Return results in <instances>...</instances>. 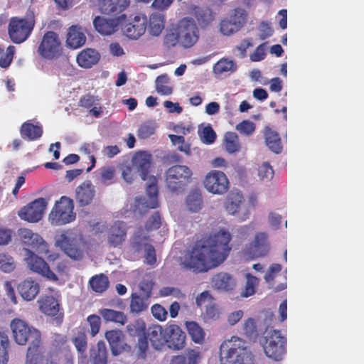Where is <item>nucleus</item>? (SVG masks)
<instances>
[{"label": "nucleus", "instance_id": "473e14b6", "mask_svg": "<svg viewBox=\"0 0 364 364\" xmlns=\"http://www.w3.org/2000/svg\"><path fill=\"white\" fill-rule=\"evenodd\" d=\"M90 360L92 364H107L108 352L105 341H98L90 349Z\"/></svg>", "mask_w": 364, "mask_h": 364}, {"label": "nucleus", "instance_id": "79ce46f5", "mask_svg": "<svg viewBox=\"0 0 364 364\" xmlns=\"http://www.w3.org/2000/svg\"><path fill=\"white\" fill-rule=\"evenodd\" d=\"M100 315L107 322H114L120 325H124L127 321V316L124 313L112 309H100Z\"/></svg>", "mask_w": 364, "mask_h": 364}, {"label": "nucleus", "instance_id": "20e7f679", "mask_svg": "<svg viewBox=\"0 0 364 364\" xmlns=\"http://www.w3.org/2000/svg\"><path fill=\"white\" fill-rule=\"evenodd\" d=\"M220 353L233 364H256L254 355L246 345L245 340L232 336L220 346Z\"/></svg>", "mask_w": 364, "mask_h": 364}, {"label": "nucleus", "instance_id": "f704fd0d", "mask_svg": "<svg viewBox=\"0 0 364 364\" xmlns=\"http://www.w3.org/2000/svg\"><path fill=\"white\" fill-rule=\"evenodd\" d=\"M105 338L111 346L114 355L119 354L124 349V336L120 330H111L105 333Z\"/></svg>", "mask_w": 364, "mask_h": 364}, {"label": "nucleus", "instance_id": "a19ab883", "mask_svg": "<svg viewBox=\"0 0 364 364\" xmlns=\"http://www.w3.org/2000/svg\"><path fill=\"white\" fill-rule=\"evenodd\" d=\"M200 352L195 349H188L186 354L173 356L170 364H198Z\"/></svg>", "mask_w": 364, "mask_h": 364}, {"label": "nucleus", "instance_id": "58836bf2", "mask_svg": "<svg viewBox=\"0 0 364 364\" xmlns=\"http://www.w3.org/2000/svg\"><path fill=\"white\" fill-rule=\"evenodd\" d=\"M243 200L244 197L240 191H232L228 194L225 208L229 214L234 215L238 213Z\"/></svg>", "mask_w": 364, "mask_h": 364}, {"label": "nucleus", "instance_id": "b1692460", "mask_svg": "<svg viewBox=\"0 0 364 364\" xmlns=\"http://www.w3.org/2000/svg\"><path fill=\"white\" fill-rule=\"evenodd\" d=\"M127 235V224L122 221H117L109 229L108 244L112 247L119 246L125 241Z\"/></svg>", "mask_w": 364, "mask_h": 364}, {"label": "nucleus", "instance_id": "5fc2aeb1", "mask_svg": "<svg viewBox=\"0 0 364 364\" xmlns=\"http://www.w3.org/2000/svg\"><path fill=\"white\" fill-rule=\"evenodd\" d=\"M16 268V263L11 255L0 253V269L5 273L14 272Z\"/></svg>", "mask_w": 364, "mask_h": 364}, {"label": "nucleus", "instance_id": "c85d7f7f", "mask_svg": "<svg viewBox=\"0 0 364 364\" xmlns=\"http://www.w3.org/2000/svg\"><path fill=\"white\" fill-rule=\"evenodd\" d=\"M150 242V237L146 235V229L139 227L135 230L130 240V248L134 253H140Z\"/></svg>", "mask_w": 364, "mask_h": 364}, {"label": "nucleus", "instance_id": "dca6fc26", "mask_svg": "<svg viewBox=\"0 0 364 364\" xmlns=\"http://www.w3.org/2000/svg\"><path fill=\"white\" fill-rule=\"evenodd\" d=\"M47 205L48 201L43 197H39L21 208L18 215L24 221L37 223L43 218Z\"/></svg>", "mask_w": 364, "mask_h": 364}, {"label": "nucleus", "instance_id": "423d86ee", "mask_svg": "<svg viewBox=\"0 0 364 364\" xmlns=\"http://www.w3.org/2000/svg\"><path fill=\"white\" fill-rule=\"evenodd\" d=\"M129 4V0L122 1L119 5V11L113 14L97 16L92 20V24L97 32L102 35H112L116 33L121 24L126 19L127 16L123 14L124 10Z\"/></svg>", "mask_w": 364, "mask_h": 364}, {"label": "nucleus", "instance_id": "69168bd1", "mask_svg": "<svg viewBox=\"0 0 364 364\" xmlns=\"http://www.w3.org/2000/svg\"><path fill=\"white\" fill-rule=\"evenodd\" d=\"M161 218L160 214L156 212L154 213L151 218L146 221L145 224V229L146 231H150V230L158 229L161 227Z\"/></svg>", "mask_w": 364, "mask_h": 364}, {"label": "nucleus", "instance_id": "4d7b16f0", "mask_svg": "<svg viewBox=\"0 0 364 364\" xmlns=\"http://www.w3.org/2000/svg\"><path fill=\"white\" fill-rule=\"evenodd\" d=\"M9 340L5 333L0 332V364H5L9 360L8 348Z\"/></svg>", "mask_w": 364, "mask_h": 364}, {"label": "nucleus", "instance_id": "e433bc0d", "mask_svg": "<svg viewBox=\"0 0 364 364\" xmlns=\"http://www.w3.org/2000/svg\"><path fill=\"white\" fill-rule=\"evenodd\" d=\"M43 348L41 338L38 343L29 344L26 358V364H43Z\"/></svg>", "mask_w": 364, "mask_h": 364}, {"label": "nucleus", "instance_id": "0eeeda50", "mask_svg": "<svg viewBox=\"0 0 364 364\" xmlns=\"http://www.w3.org/2000/svg\"><path fill=\"white\" fill-rule=\"evenodd\" d=\"M76 218L75 202L70 197L63 196L55 202L50 214L49 221L55 226H62L74 222Z\"/></svg>", "mask_w": 364, "mask_h": 364}, {"label": "nucleus", "instance_id": "1a4fd4ad", "mask_svg": "<svg viewBox=\"0 0 364 364\" xmlns=\"http://www.w3.org/2000/svg\"><path fill=\"white\" fill-rule=\"evenodd\" d=\"M18 233L24 245L35 250L37 253L46 255L48 261H55L58 259L59 253L51 252L48 242L38 233L25 228L18 229Z\"/></svg>", "mask_w": 364, "mask_h": 364}, {"label": "nucleus", "instance_id": "a18cd8bd", "mask_svg": "<svg viewBox=\"0 0 364 364\" xmlns=\"http://www.w3.org/2000/svg\"><path fill=\"white\" fill-rule=\"evenodd\" d=\"M185 326L188 331V333L195 343H203L205 333L203 331V328L199 326L198 323L196 321H186L185 323Z\"/></svg>", "mask_w": 364, "mask_h": 364}, {"label": "nucleus", "instance_id": "393cba45", "mask_svg": "<svg viewBox=\"0 0 364 364\" xmlns=\"http://www.w3.org/2000/svg\"><path fill=\"white\" fill-rule=\"evenodd\" d=\"M38 303L39 304L41 312L46 314L48 316H57V315H59L60 319H62L63 314L60 312L59 301L54 296H43L38 300Z\"/></svg>", "mask_w": 364, "mask_h": 364}, {"label": "nucleus", "instance_id": "338daca9", "mask_svg": "<svg viewBox=\"0 0 364 364\" xmlns=\"http://www.w3.org/2000/svg\"><path fill=\"white\" fill-rule=\"evenodd\" d=\"M73 361L71 360L60 357L51 352H49L46 360V364H73Z\"/></svg>", "mask_w": 364, "mask_h": 364}, {"label": "nucleus", "instance_id": "37998d69", "mask_svg": "<svg viewBox=\"0 0 364 364\" xmlns=\"http://www.w3.org/2000/svg\"><path fill=\"white\" fill-rule=\"evenodd\" d=\"M264 138L267 146L274 152L279 153L282 151L281 139L279 133L272 131L271 128H266L264 132Z\"/></svg>", "mask_w": 364, "mask_h": 364}, {"label": "nucleus", "instance_id": "ea45409f", "mask_svg": "<svg viewBox=\"0 0 364 364\" xmlns=\"http://www.w3.org/2000/svg\"><path fill=\"white\" fill-rule=\"evenodd\" d=\"M126 0H90L94 6H98L102 14H113L120 11V4Z\"/></svg>", "mask_w": 364, "mask_h": 364}, {"label": "nucleus", "instance_id": "39448f33", "mask_svg": "<svg viewBox=\"0 0 364 364\" xmlns=\"http://www.w3.org/2000/svg\"><path fill=\"white\" fill-rule=\"evenodd\" d=\"M36 25V16L28 10L24 16H13L8 25L9 37L14 43H21L28 40Z\"/></svg>", "mask_w": 364, "mask_h": 364}, {"label": "nucleus", "instance_id": "a878e982", "mask_svg": "<svg viewBox=\"0 0 364 364\" xmlns=\"http://www.w3.org/2000/svg\"><path fill=\"white\" fill-rule=\"evenodd\" d=\"M50 351V353L58 354L60 357L73 360V353L70 346L68 344L66 336L54 334Z\"/></svg>", "mask_w": 364, "mask_h": 364}, {"label": "nucleus", "instance_id": "f257e3e1", "mask_svg": "<svg viewBox=\"0 0 364 364\" xmlns=\"http://www.w3.org/2000/svg\"><path fill=\"white\" fill-rule=\"evenodd\" d=\"M231 240L230 232L223 229L202 236L185 255L184 267L196 273L207 272L218 267L229 256Z\"/></svg>", "mask_w": 364, "mask_h": 364}, {"label": "nucleus", "instance_id": "9d476101", "mask_svg": "<svg viewBox=\"0 0 364 364\" xmlns=\"http://www.w3.org/2000/svg\"><path fill=\"white\" fill-rule=\"evenodd\" d=\"M15 342L18 345H26L30 341V344H35L41 338L40 331L33 326H28L26 322L21 318H14L10 325Z\"/></svg>", "mask_w": 364, "mask_h": 364}, {"label": "nucleus", "instance_id": "f3484780", "mask_svg": "<svg viewBox=\"0 0 364 364\" xmlns=\"http://www.w3.org/2000/svg\"><path fill=\"white\" fill-rule=\"evenodd\" d=\"M55 245L73 259L80 260L83 258V250L79 247L77 240L70 237L66 232H62L56 236Z\"/></svg>", "mask_w": 364, "mask_h": 364}, {"label": "nucleus", "instance_id": "8fccbe9b", "mask_svg": "<svg viewBox=\"0 0 364 364\" xmlns=\"http://www.w3.org/2000/svg\"><path fill=\"white\" fill-rule=\"evenodd\" d=\"M224 144L229 153H234L240 149L238 136L235 132H227L225 135Z\"/></svg>", "mask_w": 364, "mask_h": 364}, {"label": "nucleus", "instance_id": "c756f323", "mask_svg": "<svg viewBox=\"0 0 364 364\" xmlns=\"http://www.w3.org/2000/svg\"><path fill=\"white\" fill-rule=\"evenodd\" d=\"M212 285L218 290L229 291L234 289L236 282L230 274L218 272L211 279Z\"/></svg>", "mask_w": 364, "mask_h": 364}, {"label": "nucleus", "instance_id": "de8ad7c7", "mask_svg": "<svg viewBox=\"0 0 364 364\" xmlns=\"http://www.w3.org/2000/svg\"><path fill=\"white\" fill-rule=\"evenodd\" d=\"M164 16L159 14H154L149 16V33L154 36H159L164 28Z\"/></svg>", "mask_w": 364, "mask_h": 364}, {"label": "nucleus", "instance_id": "72a5a7b5", "mask_svg": "<svg viewBox=\"0 0 364 364\" xmlns=\"http://www.w3.org/2000/svg\"><path fill=\"white\" fill-rule=\"evenodd\" d=\"M97 97L86 95L80 97L78 105L88 110V113L98 118L102 114V107L99 105Z\"/></svg>", "mask_w": 364, "mask_h": 364}, {"label": "nucleus", "instance_id": "2eb2a0df", "mask_svg": "<svg viewBox=\"0 0 364 364\" xmlns=\"http://www.w3.org/2000/svg\"><path fill=\"white\" fill-rule=\"evenodd\" d=\"M246 16L245 10L242 9H234L232 14L220 21V32L227 36L238 32L245 25Z\"/></svg>", "mask_w": 364, "mask_h": 364}, {"label": "nucleus", "instance_id": "ddd939ff", "mask_svg": "<svg viewBox=\"0 0 364 364\" xmlns=\"http://www.w3.org/2000/svg\"><path fill=\"white\" fill-rule=\"evenodd\" d=\"M38 55L43 59L52 60L61 55L63 48L59 36L54 31H47L37 49Z\"/></svg>", "mask_w": 364, "mask_h": 364}, {"label": "nucleus", "instance_id": "bb28decb", "mask_svg": "<svg viewBox=\"0 0 364 364\" xmlns=\"http://www.w3.org/2000/svg\"><path fill=\"white\" fill-rule=\"evenodd\" d=\"M146 341H149L155 349H161L166 344V327L160 325H154L147 328L146 331Z\"/></svg>", "mask_w": 364, "mask_h": 364}, {"label": "nucleus", "instance_id": "09e8293b", "mask_svg": "<svg viewBox=\"0 0 364 364\" xmlns=\"http://www.w3.org/2000/svg\"><path fill=\"white\" fill-rule=\"evenodd\" d=\"M237 69V65L234 60L221 59L215 64L213 72L216 75H222L226 73H234Z\"/></svg>", "mask_w": 364, "mask_h": 364}, {"label": "nucleus", "instance_id": "6e6d98bb", "mask_svg": "<svg viewBox=\"0 0 364 364\" xmlns=\"http://www.w3.org/2000/svg\"><path fill=\"white\" fill-rule=\"evenodd\" d=\"M73 343L79 353H86L87 348L86 333L82 331H77L75 336L73 338Z\"/></svg>", "mask_w": 364, "mask_h": 364}, {"label": "nucleus", "instance_id": "4be33fe9", "mask_svg": "<svg viewBox=\"0 0 364 364\" xmlns=\"http://www.w3.org/2000/svg\"><path fill=\"white\" fill-rule=\"evenodd\" d=\"M96 195L94 185L90 181H86L76 187L75 198L80 207L89 205Z\"/></svg>", "mask_w": 364, "mask_h": 364}, {"label": "nucleus", "instance_id": "e2e57ef3", "mask_svg": "<svg viewBox=\"0 0 364 364\" xmlns=\"http://www.w3.org/2000/svg\"><path fill=\"white\" fill-rule=\"evenodd\" d=\"M267 42L262 43L260 46L256 47V49L250 55V58L252 61H261L264 59L267 53Z\"/></svg>", "mask_w": 364, "mask_h": 364}, {"label": "nucleus", "instance_id": "cd10ccee", "mask_svg": "<svg viewBox=\"0 0 364 364\" xmlns=\"http://www.w3.org/2000/svg\"><path fill=\"white\" fill-rule=\"evenodd\" d=\"M17 290L22 299L26 301H32L38 295L40 285L32 278H28L18 284Z\"/></svg>", "mask_w": 364, "mask_h": 364}, {"label": "nucleus", "instance_id": "4c0bfd02", "mask_svg": "<svg viewBox=\"0 0 364 364\" xmlns=\"http://www.w3.org/2000/svg\"><path fill=\"white\" fill-rule=\"evenodd\" d=\"M150 304V301L143 298L142 294L132 293L130 296L129 313L133 315H139L146 311Z\"/></svg>", "mask_w": 364, "mask_h": 364}, {"label": "nucleus", "instance_id": "6ab92c4d", "mask_svg": "<svg viewBox=\"0 0 364 364\" xmlns=\"http://www.w3.org/2000/svg\"><path fill=\"white\" fill-rule=\"evenodd\" d=\"M189 13L194 18L199 29H207L210 28L215 21L216 14L208 6L191 5Z\"/></svg>", "mask_w": 364, "mask_h": 364}, {"label": "nucleus", "instance_id": "864d4df0", "mask_svg": "<svg viewBox=\"0 0 364 364\" xmlns=\"http://www.w3.org/2000/svg\"><path fill=\"white\" fill-rule=\"evenodd\" d=\"M246 283L245 286V290L242 291L241 295L245 298L252 296L256 291V287L259 283V279L257 277L252 276V274L247 273L246 275Z\"/></svg>", "mask_w": 364, "mask_h": 364}, {"label": "nucleus", "instance_id": "49530a36", "mask_svg": "<svg viewBox=\"0 0 364 364\" xmlns=\"http://www.w3.org/2000/svg\"><path fill=\"white\" fill-rule=\"evenodd\" d=\"M92 291L102 294L109 288V277L103 273L92 276L88 282Z\"/></svg>", "mask_w": 364, "mask_h": 364}, {"label": "nucleus", "instance_id": "412c9836", "mask_svg": "<svg viewBox=\"0 0 364 364\" xmlns=\"http://www.w3.org/2000/svg\"><path fill=\"white\" fill-rule=\"evenodd\" d=\"M166 344L169 348L181 350L186 344V334L179 326L173 324L166 326Z\"/></svg>", "mask_w": 364, "mask_h": 364}, {"label": "nucleus", "instance_id": "680f3d73", "mask_svg": "<svg viewBox=\"0 0 364 364\" xmlns=\"http://www.w3.org/2000/svg\"><path fill=\"white\" fill-rule=\"evenodd\" d=\"M236 129L241 134H244L246 136H250L252 132H255V124L250 122V120H243L236 126Z\"/></svg>", "mask_w": 364, "mask_h": 364}, {"label": "nucleus", "instance_id": "052dcab7", "mask_svg": "<svg viewBox=\"0 0 364 364\" xmlns=\"http://www.w3.org/2000/svg\"><path fill=\"white\" fill-rule=\"evenodd\" d=\"M151 312L153 314V316L158 321H164L167 318V310L161 304H155L151 306Z\"/></svg>", "mask_w": 364, "mask_h": 364}, {"label": "nucleus", "instance_id": "9b49d317", "mask_svg": "<svg viewBox=\"0 0 364 364\" xmlns=\"http://www.w3.org/2000/svg\"><path fill=\"white\" fill-rule=\"evenodd\" d=\"M286 345V337L282 336L279 331L273 330L265 337L264 352L268 358L280 360L287 353Z\"/></svg>", "mask_w": 364, "mask_h": 364}, {"label": "nucleus", "instance_id": "f8f14e48", "mask_svg": "<svg viewBox=\"0 0 364 364\" xmlns=\"http://www.w3.org/2000/svg\"><path fill=\"white\" fill-rule=\"evenodd\" d=\"M25 252L24 260L30 271L38 274L40 276L46 278L48 281H58V277L51 270L49 264L43 258L40 257V256L28 249H25Z\"/></svg>", "mask_w": 364, "mask_h": 364}, {"label": "nucleus", "instance_id": "c9c22d12", "mask_svg": "<svg viewBox=\"0 0 364 364\" xmlns=\"http://www.w3.org/2000/svg\"><path fill=\"white\" fill-rule=\"evenodd\" d=\"M68 46L77 48L82 47L86 42V36L82 28L77 25H73L69 28L67 41Z\"/></svg>", "mask_w": 364, "mask_h": 364}, {"label": "nucleus", "instance_id": "603ef678", "mask_svg": "<svg viewBox=\"0 0 364 364\" xmlns=\"http://www.w3.org/2000/svg\"><path fill=\"white\" fill-rule=\"evenodd\" d=\"M242 331L245 336L249 338V339H257L258 332L255 319L253 318H247L243 324Z\"/></svg>", "mask_w": 364, "mask_h": 364}, {"label": "nucleus", "instance_id": "7c9ffc66", "mask_svg": "<svg viewBox=\"0 0 364 364\" xmlns=\"http://www.w3.org/2000/svg\"><path fill=\"white\" fill-rule=\"evenodd\" d=\"M20 134L21 136L26 140L36 141L43 136V128L39 123L34 124L28 120L21 125Z\"/></svg>", "mask_w": 364, "mask_h": 364}, {"label": "nucleus", "instance_id": "f03ea898", "mask_svg": "<svg viewBox=\"0 0 364 364\" xmlns=\"http://www.w3.org/2000/svg\"><path fill=\"white\" fill-rule=\"evenodd\" d=\"M151 164V155L146 152H139L134 159V165L137 168L142 180L146 183V196H140L136 198V205L139 210L154 209L159 206L158 200V178L154 176H149V173Z\"/></svg>", "mask_w": 364, "mask_h": 364}, {"label": "nucleus", "instance_id": "bf43d9fd", "mask_svg": "<svg viewBox=\"0 0 364 364\" xmlns=\"http://www.w3.org/2000/svg\"><path fill=\"white\" fill-rule=\"evenodd\" d=\"M200 136L202 141L205 144H212V143L215 142L217 136L212 126L208 124L203 128L201 133H200Z\"/></svg>", "mask_w": 364, "mask_h": 364}, {"label": "nucleus", "instance_id": "13d9d810", "mask_svg": "<svg viewBox=\"0 0 364 364\" xmlns=\"http://www.w3.org/2000/svg\"><path fill=\"white\" fill-rule=\"evenodd\" d=\"M169 138L173 144L176 145L180 151L186 155L191 154V145L185 141L184 136L177 135H169Z\"/></svg>", "mask_w": 364, "mask_h": 364}, {"label": "nucleus", "instance_id": "a211bd4d", "mask_svg": "<svg viewBox=\"0 0 364 364\" xmlns=\"http://www.w3.org/2000/svg\"><path fill=\"white\" fill-rule=\"evenodd\" d=\"M127 331L129 336L138 337L136 346L142 357H144L149 348V343L146 341V325L143 318H136L129 323L127 326Z\"/></svg>", "mask_w": 364, "mask_h": 364}, {"label": "nucleus", "instance_id": "aec40b11", "mask_svg": "<svg viewBox=\"0 0 364 364\" xmlns=\"http://www.w3.org/2000/svg\"><path fill=\"white\" fill-rule=\"evenodd\" d=\"M147 26L146 16L138 14L133 19L124 24L122 33L129 38L137 39L146 32Z\"/></svg>", "mask_w": 364, "mask_h": 364}, {"label": "nucleus", "instance_id": "774afa93", "mask_svg": "<svg viewBox=\"0 0 364 364\" xmlns=\"http://www.w3.org/2000/svg\"><path fill=\"white\" fill-rule=\"evenodd\" d=\"M258 175L261 179H271L274 175V170L268 162H264L258 168Z\"/></svg>", "mask_w": 364, "mask_h": 364}, {"label": "nucleus", "instance_id": "0e129e2a", "mask_svg": "<svg viewBox=\"0 0 364 364\" xmlns=\"http://www.w3.org/2000/svg\"><path fill=\"white\" fill-rule=\"evenodd\" d=\"M160 295L162 296H167L169 295L173 296L175 298L180 299L184 298L185 295L181 289L173 287H164L160 289Z\"/></svg>", "mask_w": 364, "mask_h": 364}, {"label": "nucleus", "instance_id": "3c124183", "mask_svg": "<svg viewBox=\"0 0 364 364\" xmlns=\"http://www.w3.org/2000/svg\"><path fill=\"white\" fill-rule=\"evenodd\" d=\"M169 77L166 74L158 75L156 79V88L162 95H169L173 92V88L168 85Z\"/></svg>", "mask_w": 364, "mask_h": 364}, {"label": "nucleus", "instance_id": "6e6552de", "mask_svg": "<svg viewBox=\"0 0 364 364\" xmlns=\"http://www.w3.org/2000/svg\"><path fill=\"white\" fill-rule=\"evenodd\" d=\"M192 170L186 165H173L165 173L166 186L168 191L180 192L191 181Z\"/></svg>", "mask_w": 364, "mask_h": 364}, {"label": "nucleus", "instance_id": "7ed1b4c3", "mask_svg": "<svg viewBox=\"0 0 364 364\" xmlns=\"http://www.w3.org/2000/svg\"><path fill=\"white\" fill-rule=\"evenodd\" d=\"M200 38V29L194 18L184 16L177 21L175 27L168 30L164 37V45L168 48L178 44L184 48L195 46Z\"/></svg>", "mask_w": 364, "mask_h": 364}, {"label": "nucleus", "instance_id": "4468645a", "mask_svg": "<svg viewBox=\"0 0 364 364\" xmlns=\"http://www.w3.org/2000/svg\"><path fill=\"white\" fill-rule=\"evenodd\" d=\"M203 185L208 192L213 194L223 195L229 190L230 181L223 171L211 170L204 178Z\"/></svg>", "mask_w": 364, "mask_h": 364}, {"label": "nucleus", "instance_id": "5701e85b", "mask_svg": "<svg viewBox=\"0 0 364 364\" xmlns=\"http://www.w3.org/2000/svg\"><path fill=\"white\" fill-rule=\"evenodd\" d=\"M269 250L268 236L265 232H257L252 243L247 247L245 252L252 258L267 255Z\"/></svg>", "mask_w": 364, "mask_h": 364}, {"label": "nucleus", "instance_id": "c03bdc74", "mask_svg": "<svg viewBox=\"0 0 364 364\" xmlns=\"http://www.w3.org/2000/svg\"><path fill=\"white\" fill-rule=\"evenodd\" d=\"M186 205L191 213H198L203 206V200L199 190H192L186 197Z\"/></svg>", "mask_w": 364, "mask_h": 364}, {"label": "nucleus", "instance_id": "2f4dec72", "mask_svg": "<svg viewBox=\"0 0 364 364\" xmlns=\"http://www.w3.org/2000/svg\"><path fill=\"white\" fill-rule=\"evenodd\" d=\"M100 60V54L94 48H85L77 56V63L83 68H90Z\"/></svg>", "mask_w": 364, "mask_h": 364}]
</instances>
